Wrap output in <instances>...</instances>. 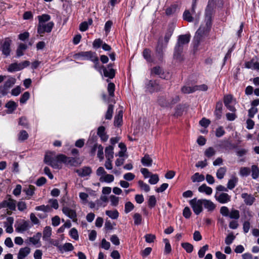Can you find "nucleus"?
I'll return each instance as SVG.
<instances>
[{
	"instance_id": "obj_22",
	"label": "nucleus",
	"mask_w": 259,
	"mask_h": 259,
	"mask_svg": "<svg viewBox=\"0 0 259 259\" xmlns=\"http://www.w3.org/2000/svg\"><path fill=\"white\" fill-rule=\"evenodd\" d=\"M105 128L103 126H101L98 127L97 134L100 137L102 141L105 142L108 139V136L105 133Z\"/></svg>"
},
{
	"instance_id": "obj_50",
	"label": "nucleus",
	"mask_w": 259,
	"mask_h": 259,
	"mask_svg": "<svg viewBox=\"0 0 259 259\" xmlns=\"http://www.w3.org/2000/svg\"><path fill=\"white\" fill-rule=\"evenodd\" d=\"M215 150L213 148L210 147L206 149L204 152V155L208 158H210L215 154Z\"/></svg>"
},
{
	"instance_id": "obj_30",
	"label": "nucleus",
	"mask_w": 259,
	"mask_h": 259,
	"mask_svg": "<svg viewBox=\"0 0 259 259\" xmlns=\"http://www.w3.org/2000/svg\"><path fill=\"white\" fill-rule=\"evenodd\" d=\"M74 249L73 245L70 243H65L63 245H61L60 247V251L61 253L64 252L71 251Z\"/></svg>"
},
{
	"instance_id": "obj_31",
	"label": "nucleus",
	"mask_w": 259,
	"mask_h": 259,
	"mask_svg": "<svg viewBox=\"0 0 259 259\" xmlns=\"http://www.w3.org/2000/svg\"><path fill=\"white\" fill-rule=\"evenodd\" d=\"M174 28L172 27H169L166 30L164 37V42L167 44L169 40L173 34Z\"/></svg>"
},
{
	"instance_id": "obj_52",
	"label": "nucleus",
	"mask_w": 259,
	"mask_h": 259,
	"mask_svg": "<svg viewBox=\"0 0 259 259\" xmlns=\"http://www.w3.org/2000/svg\"><path fill=\"white\" fill-rule=\"evenodd\" d=\"M8 71L10 72H13L15 71H20L18 63H14L11 64L8 68Z\"/></svg>"
},
{
	"instance_id": "obj_26",
	"label": "nucleus",
	"mask_w": 259,
	"mask_h": 259,
	"mask_svg": "<svg viewBox=\"0 0 259 259\" xmlns=\"http://www.w3.org/2000/svg\"><path fill=\"white\" fill-rule=\"evenodd\" d=\"M222 108H223V104L221 102H219L217 103L215 106V109L214 111V115L216 116L217 118L219 119L221 118L222 114Z\"/></svg>"
},
{
	"instance_id": "obj_14",
	"label": "nucleus",
	"mask_w": 259,
	"mask_h": 259,
	"mask_svg": "<svg viewBox=\"0 0 259 259\" xmlns=\"http://www.w3.org/2000/svg\"><path fill=\"white\" fill-rule=\"evenodd\" d=\"M63 213L71 219L74 220L76 218L77 215L75 211L70 209L67 206H64L62 208Z\"/></svg>"
},
{
	"instance_id": "obj_53",
	"label": "nucleus",
	"mask_w": 259,
	"mask_h": 259,
	"mask_svg": "<svg viewBox=\"0 0 259 259\" xmlns=\"http://www.w3.org/2000/svg\"><path fill=\"white\" fill-rule=\"evenodd\" d=\"M134 208V204L130 201L125 203L124 205V212L125 213H128Z\"/></svg>"
},
{
	"instance_id": "obj_54",
	"label": "nucleus",
	"mask_w": 259,
	"mask_h": 259,
	"mask_svg": "<svg viewBox=\"0 0 259 259\" xmlns=\"http://www.w3.org/2000/svg\"><path fill=\"white\" fill-rule=\"evenodd\" d=\"M16 79L13 77H10L5 82L4 85L6 87L9 89L15 83Z\"/></svg>"
},
{
	"instance_id": "obj_49",
	"label": "nucleus",
	"mask_w": 259,
	"mask_h": 259,
	"mask_svg": "<svg viewBox=\"0 0 259 259\" xmlns=\"http://www.w3.org/2000/svg\"><path fill=\"white\" fill-rule=\"evenodd\" d=\"M191 179L193 182H201L204 180V177L203 175H200L198 172H196L192 176Z\"/></svg>"
},
{
	"instance_id": "obj_13",
	"label": "nucleus",
	"mask_w": 259,
	"mask_h": 259,
	"mask_svg": "<svg viewBox=\"0 0 259 259\" xmlns=\"http://www.w3.org/2000/svg\"><path fill=\"white\" fill-rule=\"evenodd\" d=\"M8 208L11 210H14L16 208V201L9 199L5 200L0 203V209Z\"/></svg>"
},
{
	"instance_id": "obj_5",
	"label": "nucleus",
	"mask_w": 259,
	"mask_h": 259,
	"mask_svg": "<svg viewBox=\"0 0 259 259\" xmlns=\"http://www.w3.org/2000/svg\"><path fill=\"white\" fill-rule=\"evenodd\" d=\"M59 158L61 162L71 166H77L81 164V161H79V158L77 157H67L64 154H59Z\"/></svg>"
},
{
	"instance_id": "obj_40",
	"label": "nucleus",
	"mask_w": 259,
	"mask_h": 259,
	"mask_svg": "<svg viewBox=\"0 0 259 259\" xmlns=\"http://www.w3.org/2000/svg\"><path fill=\"white\" fill-rule=\"evenodd\" d=\"M106 214L112 219L115 220L118 218L119 213L117 210H106Z\"/></svg>"
},
{
	"instance_id": "obj_27",
	"label": "nucleus",
	"mask_w": 259,
	"mask_h": 259,
	"mask_svg": "<svg viewBox=\"0 0 259 259\" xmlns=\"http://www.w3.org/2000/svg\"><path fill=\"white\" fill-rule=\"evenodd\" d=\"M216 200L221 203L224 204L231 200L230 195H214Z\"/></svg>"
},
{
	"instance_id": "obj_1",
	"label": "nucleus",
	"mask_w": 259,
	"mask_h": 259,
	"mask_svg": "<svg viewBox=\"0 0 259 259\" xmlns=\"http://www.w3.org/2000/svg\"><path fill=\"white\" fill-rule=\"evenodd\" d=\"M205 24H202L197 30L193 38L194 48L197 49L201 42L203 41L208 35L211 26V12L206 10Z\"/></svg>"
},
{
	"instance_id": "obj_32",
	"label": "nucleus",
	"mask_w": 259,
	"mask_h": 259,
	"mask_svg": "<svg viewBox=\"0 0 259 259\" xmlns=\"http://www.w3.org/2000/svg\"><path fill=\"white\" fill-rule=\"evenodd\" d=\"M198 191L200 193H205L206 194H211L212 193V189L208 187L206 184H203L198 188Z\"/></svg>"
},
{
	"instance_id": "obj_63",
	"label": "nucleus",
	"mask_w": 259,
	"mask_h": 259,
	"mask_svg": "<svg viewBox=\"0 0 259 259\" xmlns=\"http://www.w3.org/2000/svg\"><path fill=\"white\" fill-rule=\"evenodd\" d=\"M69 235L73 239L76 240L78 239L79 237L78 232L75 228H73L70 230Z\"/></svg>"
},
{
	"instance_id": "obj_8",
	"label": "nucleus",
	"mask_w": 259,
	"mask_h": 259,
	"mask_svg": "<svg viewBox=\"0 0 259 259\" xmlns=\"http://www.w3.org/2000/svg\"><path fill=\"white\" fill-rule=\"evenodd\" d=\"M189 204L196 215L199 214L203 210L202 199H192L189 201Z\"/></svg>"
},
{
	"instance_id": "obj_25",
	"label": "nucleus",
	"mask_w": 259,
	"mask_h": 259,
	"mask_svg": "<svg viewBox=\"0 0 259 259\" xmlns=\"http://www.w3.org/2000/svg\"><path fill=\"white\" fill-rule=\"evenodd\" d=\"M91 61L94 63V68L99 71L100 74H102L103 67L105 66L100 64L99 59L97 56V54L94 56Z\"/></svg>"
},
{
	"instance_id": "obj_28",
	"label": "nucleus",
	"mask_w": 259,
	"mask_h": 259,
	"mask_svg": "<svg viewBox=\"0 0 259 259\" xmlns=\"http://www.w3.org/2000/svg\"><path fill=\"white\" fill-rule=\"evenodd\" d=\"M114 148L112 146H109L105 148V153L106 159H112L114 157Z\"/></svg>"
},
{
	"instance_id": "obj_56",
	"label": "nucleus",
	"mask_w": 259,
	"mask_h": 259,
	"mask_svg": "<svg viewBox=\"0 0 259 259\" xmlns=\"http://www.w3.org/2000/svg\"><path fill=\"white\" fill-rule=\"evenodd\" d=\"M149 178V183L152 185L156 184L159 181V177L157 174H151Z\"/></svg>"
},
{
	"instance_id": "obj_11",
	"label": "nucleus",
	"mask_w": 259,
	"mask_h": 259,
	"mask_svg": "<svg viewBox=\"0 0 259 259\" xmlns=\"http://www.w3.org/2000/svg\"><path fill=\"white\" fill-rule=\"evenodd\" d=\"M12 43L11 39L9 38H6L2 42L0 46V51L6 57L10 56L11 53V45Z\"/></svg>"
},
{
	"instance_id": "obj_23",
	"label": "nucleus",
	"mask_w": 259,
	"mask_h": 259,
	"mask_svg": "<svg viewBox=\"0 0 259 259\" xmlns=\"http://www.w3.org/2000/svg\"><path fill=\"white\" fill-rule=\"evenodd\" d=\"M52 235V228L50 226L45 227L43 231L42 239L44 241H48L50 240Z\"/></svg>"
},
{
	"instance_id": "obj_48",
	"label": "nucleus",
	"mask_w": 259,
	"mask_h": 259,
	"mask_svg": "<svg viewBox=\"0 0 259 259\" xmlns=\"http://www.w3.org/2000/svg\"><path fill=\"white\" fill-rule=\"evenodd\" d=\"M138 184L140 189L143 190L144 192L147 193L150 191V186L146 183H144L142 181H139Z\"/></svg>"
},
{
	"instance_id": "obj_36",
	"label": "nucleus",
	"mask_w": 259,
	"mask_h": 259,
	"mask_svg": "<svg viewBox=\"0 0 259 259\" xmlns=\"http://www.w3.org/2000/svg\"><path fill=\"white\" fill-rule=\"evenodd\" d=\"M122 111L120 110L118 111L117 115L114 117V124L117 126L121 125L122 121Z\"/></svg>"
},
{
	"instance_id": "obj_58",
	"label": "nucleus",
	"mask_w": 259,
	"mask_h": 259,
	"mask_svg": "<svg viewBox=\"0 0 259 259\" xmlns=\"http://www.w3.org/2000/svg\"><path fill=\"white\" fill-rule=\"evenodd\" d=\"M156 203V199L154 195H151L148 201V206L152 208L154 207Z\"/></svg>"
},
{
	"instance_id": "obj_51",
	"label": "nucleus",
	"mask_w": 259,
	"mask_h": 259,
	"mask_svg": "<svg viewBox=\"0 0 259 259\" xmlns=\"http://www.w3.org/2000/svg\"><path fill=\"white\" fill-rule=\"evenodd\" d=\"M235 239V236L233 235V234L232 233H230L226 237L225 242L226 244L230 245L233 243Z\"/></svg>"
},
{
	"instance_id": "obj_38",
	"label": "nucleus",
	"mask_w": 259,
	"mask_h": 259,
	"mask_svg": "<svg viewBox=\"0 0 259 259\" xmlns=\"http://www.w3.org/2000/svg\"><path fill=\"white\" fill-rule=\"evenodd\" d=\"M227 171V168L226 167H221L217 170L216 175L218 179L221 180L225 175Z\"/></svg>"
},
{
	"instance_id": "obj_45",
	"label": "nucleus",
	"mask_w": 259,
	"mask_h": 259,
	"mask_svg": "<svg viewBox=\"0 0 259 259\" xmlns=\"http://www.w3.org/2000/svg\"><path fill=\"white\" fill-rule=\"evenodd\" d=\"M228 217L232 219L238 220L240 217L239 210L232 209Z\"/></svg>"
},
{
	"instance_id": "obj_29",
	"label": "nucleus",
	"mask_w": 259,
	"mask_h": 259,
	"mask_svg": "<svg viewBox=\"0 0 259 259\" xmlns=\"http://www.w3.org/2000/svg\"><path fill=\"white\" fill-rule=\"evenodd\" d=\"M41 233L40 232L37 233L35 235L32 237H30L28 239L29 243L33 244V245H36L39 242V240L41 237Z\"/></svg>"
},
{
	"instance_id": "obj_41",
	"label": "nucleus",
	"mask_w": 259,
	"mask_h": 259,
	"mask_svg": "<svg viewBox=\"0 0 259 259\" xmlns=\"http://www.w3.org/2000/svg\"><path fill=\"white\" fill-rule=\"evenodd\" d=\"M182 247L186 250L187 253H191L193 250V246L190 243L184 242L181 244Z\"/></svg>"
},
{
	"instance_id": "obj_37",
	"label": "nucleus",
	"mask_w": 259,
	"mask_h": 259,
	"mask_svg": "<svg viewBox=\"0 0 259 259\" xmlns=\"http://www.w3.org/2000/svg\"><path fill=\"white\" fill-rule=\"evenodd\" d=\"M238 182V178L236 177H232V178L229 180L227 184V188L229 189H233L236 185Z\"/></svg>"
},
{
	"instance_id": "obj_6",
	"label": "nucleus",
	"mask_w": 259,
	"mask_h": 259,
	"mask_svg": "<svg viewBox=\"0 0 259 259\" xmlns=\"http://www.w3.org/2000/svg\"><path fill=\"white\" fill-rule=\"evenodd\" d=\"M54 26V23L52 21L47 23L38 24L37 25V32L40 36H43L45 33H50Z\"/></svg>"
},
{
	"instance_id": "obj_16",
	"label": "nucleus",
	"mask_w": 259,
	"mask_h": 259,
	"mask_svg": "<svg viewBox=\"0 0 259 259\" xmlns=\"http://www.w3.org/2000/svg\"><path fill=\"white\" fill-rule=\"evenodd\" d=\"M203 208L204 207L208 212L213 211L215 208V205L210 200L202 199Z\"/></svg>"
},
{
	"instance_id": "obj_57",
	"label": "nucleus",
	"mask_w": 259,
	"mask_h": 259,
	"mask_svg": "<svg viewBox=\"0 0 259 259\" xmlns=\"http://www.w3.org/2000/svg\"><path fill=\"white\" fill-rule=\"evenodd\" d=\"M181 91L184 94H190L195 92L194 90V86L192 87L184 86L182 88Z\"/></svg>"
},
{
	"instance_id": "obj_47",
	"label": "nucleus",
	"mask_w": 259,
	"mask_h": 259,
	"mask_svg": "<svg viewBox=\"0 0 259 259\" xmlns=\"http://www.w3.org/2000/svg\"><path fill=\"white\" fill-rule=\"evenodd\" d=\"M133 219L134 221V224L135 225L138 226L142 223V217L141 214L139 213H136L134 214L133 216Z\"/></svg>"
},
{
	"instance_id": "obj_10",
	"label": "nucleus",
	"mask_w": 259,
	"mask_h": 259,
	"mask_svg": "<svg viewBox=\"0 0 259 259\" xmlns=\"http://www.w3.org/2000/svg\"><path fill=\"white\" fill-rule=\"evenodd\" d=\"M32 226L33 225L31 224L28 221L22 220L15 225V230L19 233H23L31 228Z\"/></svg>"
},
{
	"instance_id": "obj_64",
	"label": "nucleus",
	"mask_w": 259,
	"mask_h": 259,
	"mask_svg": "<svg viewBox=\"0 0 259 259\" xmlns=\"http://www.w3.org/2000/svg\"><path fill=\"white\" fill-rule=\"evenodd\" d=\"M107 89L109 96L113 97L114 95L115 84L112 82L109 83Z\"/></svg>"
},
{
	"instance_id": "obj_34",
	"label": "nucleus",
	"mask_w": 259,
	"mask_h": 259,
	"mask_svg": "<svg viewBox=\"0 0 259 259\" xmlns=\"http://www.w3.org/2000/svg\"><path fill=\"white\" fill-rule=\"evenodd\" d=\"M141 162L144 166H150L152 163V159L149 155H145L141 159Z\"/></svg>"
},
{
	"instance_id": "obj_4",
	"label": "nucleus",
	"mask_w": 259,
	"mask_h": 259,
	"mask_svg": "<svg viewBox=\"0 0 259 259\" xmlns=\"http://www.w3.org/2000/svg\"><path fill=\"white\" fill-rule=\"evenodd\" d=\"M44 162L55 169H60L61 168L60 164L61 162L59 159V154L56 155L55 152H46L44 158Z\"/></svg>"
},
{
	"instance_id": "obj_19",
	"label": "nucleus",
	"mask_w": 259,
	"mask_h": 259,
	"mask_svg": "<svg viewBox=\"0 0 259 259\" xmlns=\"http://www.w3.org/2000/svg\"><path fill=\"white\" fill-rule=\"evenodd\" d=\"M109 198L107 195H101L99 199L96 200L97 209L99 207H105L108 202Z\"/></svg>"
},
{
	"instance_id": "obj_61",
	"label": "nucleus",
	"mask_w": 259,
	"mask_h": 259,
	"mask_svg": "<svg viewBox=\"0 0 259 259\" xmlns=\"http://www.w3.org/2000/svg\"><path fill=\"white\" fill-rule=\"evenodd\" d=\"M17 106V104L12 101L8 102L6 105V107H7L9 110H10L11 111L15 110L16 109Z\"/></svg>"
},
{
	"instance_id": "obj_59",
	"label": "nucleus",
	"mask_w": 259,
	"mask_h": 259,
	"mask_svg": "<svg viewBox=\"0 0 259 259\" xmlns=\"http://www.w3.org/2000/svg\"><path fill=\"white\" fill-rule=\"evenodd\" d=\"M208 249V245L206 244L202 246L200 249L199 250L198 252V256L200 258L203 257L206 251H207Z\"/></svg>"
},
{
	"instance_id": "obj_35",
	"label": "nucleus",
	"mask_w": 259,
	"mask_h": 259,
	"mask_svg": "<svg viewBox=\"0 0 259 259\" xmlns=\"http://www.w3.org/2000/svg\"><path fill=\"white\" fill-rule=\"evenodd\" d=\"M253 196V195H242L245 203L246 205H251L253 204L255 200V198Z\"/></svg>"
},
{
	"instance_id": "obj_55",
	"label": "nucleus",
	"mask_w": 259,
	"mask_h": 259,
	"mask_svg": "<svg viewBox=\"0 0 259 259\" xmlns=\"http://www.w3.org/2000/svg\"><path fill=\"white\" fill-rule=\"evenodd\" d=\"M250 173V169L247 167H241L240 169L239 174L242 177L248 176Z\"/></svg>"
},
{
	"instance_id": "obj_9",
	"label": "nucleus",
	"mask_w": 259,
	"mask_h": 259,
	"mask_svg": "<svg viewBox=\"0 0 259 259\" xmlns=\"http://www.w3.org/2000/svg\"><path fill=\"white\" fill-rule=\"evenodd\" d=\"M146 91L150 93L160 91L163 88L156 80H147L145 83Z\"/></svg>"
},
{
	"instance_id": "obj_60",
	"label": "nucleus",
	"mask_w": 259,
	"mask_h": 259,
	"mask_svg": "<svg viewBox=\"0 0 259 259\" xmlns=\"http://www.w3.org/2000/svg\"><path fill=\"white\" fill-rule=\"evenodd\" d=\"M145 238L146 242L151 243L154 242L156 239V236L152 234H147L145 235Z\"/></svg>"
},
{
	"instance_id": "obj_39",
	"label": "nucleus",
	"mask_w": 259,
	"mask_h": 259,
	"mask_svg": "<svg viewBox=\"0 0 259 259\" xmlns=\"http://www.w3.org/2000/svg\"><path fill=\"white\" fill-rule=\"evenodd\" d=\"M183 19L189 22H193L194 20L192 14L189 10H185L183 15Z\"/></svg>"
},
{
	"instance_id": "obj_17",
	"label": "nucleus",
	"mask_w": 259,
	"mask_h": 259,
	"mask_svg": "<svg viewBox=\"0 0 259 259\" xmlns=\"http://www.w3.org/2000/svg\"><path fill=\"white\" fill-rule=\"evenodd\" d=\"M143 55L145 59L148 62H154L156 59L155 57L151 56V51L149 49H145L143 52Z\"/></svg>"
},
{
	"instance_id": "obj_42",
	"label": "nucleus",
	"mask_w": 259,
	"mask_h": 259,
	"mask_svg": "<svg viewBox=\"0 0 259 259\" xmlns=\"http://www.w3.org/2000/svg\"><path fill=\"white\" fill-rule=\"evenodd\" d=\"M18 140L20 142L24 141L28 138V134L25 130H22L18 134Z\"/></svg>"
},
{
	"instance_id": "obj_33",
	"label": "nucleus",
	"mask_w": 259,
	"mask_h": 259,
	"mask_svg": "<svg viewBox=\"0 0 259 259\" xmlns=\"http://www.w3.org/2000/svg\"><path fill=\"white\" fill-rule=\"evenodd\" d=\"M37 19L38 20V24L47 23V22L51 19V16L48 14H45L38 16Z\"/></svg>"
},
{
	"instance_id": "obj_21",
	"label": "nucleus",
	"mask_w": 259,
	"mask_h": 259,
	"mask_svg": "<svg viewBox=\"0 0 259 259\" xmlns=\"http://www.w3.org/2000/svg\"><path fill=\"white\" fill-rule=\"evenodd\" d=\"M245 66L248 69L259 70V62H255L253 58L250 61L246 62L245 63Z\"/></svg>"
},
{
	"instance_id": "obj_12",
	"label": "nucleus",
	"mask_w": 259,
	"mask_h": 259,
	"mask_svg": "<svg viewBox=\"0 0 259 259\" xmlns=\"http://www.w3.org/2000/svg\"><path fill=\"white\" fill-rule=\"evenodd\" d=\"M96 55V53L92 51L80 52L75 54L74 58L76 59L91 61Z\"/></svg>"
},
{
	"instance_id": "obj_44",
	"label": "nucleus",
	"mask_w": 259,
	"mask_h": 259,
	"mask_svg": "<svg viewBox=\"0 0 259 259\" xmlns=\"http://www.w3.org/2000/svg\"><path fill=\"white\" fill-rule=\"evenodd\" d=\"M251 176L254 179H257L259 176V168L255 165L251 166Z\"/></svg>"
},
{
	"instance_id": "obj_46",
	"label": "nucleus",
	"mask_w": 259,
	"mask_h": 259,
	"mask_svg": "<svg viewBox=\"0 0 259 259\" xmlns=\"http://www.w3.org/2000/svg\"><path fill=\"white\" fill-rule=\"evenodd\" d=\"M113 112V106L111 104L109 105L107 111L105 114V118L108 120H110L112 117Z\"/></svg>"
},
{
	"instance_id": "obj_2",
	"label": "nucleus",
	"mask_w": 259,
	"mask_h": 259,
	"mask_svg": "<svg viewBox=\"0 0 259 259\" xmlns=\"http://www.w3.org/2000/svg\"><path fill=\"white\" fill-rule=\"evenodd\" d=\"M190 34L180 35L178 36L177 42L175 46L174 53V58L181 60L182 53L184 50V46L188 45L190 40Z\"/></svg>"
},
{
	"instance_id": "obj_62",
	"label": "nucleus",
	"mask_w": 259,
	"mask_h": 259,
	"mask_svg": "<svg viewBox=\"0 0 259 259\" xmlns=\"http://www.w3.org/2000/svg\"><path fill=\"white\" fill-rule=\"evenodd\" d=\"M35 187L32 185H29L26 186L23 190V191L26 193V194H33L34 193Z\"/></svg>"
},
{
	"instance_id": "obj_43",
	"label": "nucleus",
	"mask_w": 259,
	"mask_h": 259,
	"mask_svg": "<svg viewBox=\"0 0 259 259\" xmlns=\"http://www.w3.org/2000/svg\"><path fill=\"white\" fill-rule=\"evenodd\" d=\"M35 209L37 211H42L44 212V213H46V212L50 211L51 210V207L48 205H39V206H37L35 207Z\"/></svg>"
},
{
	"instance_id": "obj_3",
	"label": "nucleus",
	"mask_w": 259,
	"mask_h": 259,
	"mask_svg": "<svg viewBox=\"0 0 259 259\" xmlns=\"http://www.w3.org/2000/svg\"><path fill=\"white\" fill-rule=\"evenodd\" d=\"M180 101L179 96L174 95L170 96L161 95L158 97L157 103L159 106L163 108H171L172 106Z\"/></svg>"
},
{
	"instance_id": "obj_24",
	"label": "nucleus",
	"mask_w": 259,
	"mask_h": 259,
	"mask_svg": "<svg viewBox=\"0 0 259 259\" xmlns=\"http://www.w3.org/2000/svg\"><path fill=\"white\" fill-rule=\"evenodd\" d=\"M102 72L104 76L110 79L113 78L115 76V71L114 69H108L106 67H103Z\"/></svg>"
},
{
	"instance_id": "obj_20",
	"label": "nucleus",
	"mask_w": 259,
	"mask_h": 259,
	"mask_svg": "<svg viewBox=\"0 0 259 259\" xmlns=\"http://www.w3.org/2000/svg\"><path fill=\"white\" fill-rule=\"evenodd\" d=\"M27 46L26 44L20 43L16 50V57L19 58L24 54V52L27 50Z\"/></svg>"
},
{
	"instance_id": "obj_15",
	"label": "nucleus",
	"mask_w": 259,
	"mask_h": 259,
	"mask_svg": "<svg viewBox=\"0 0 259 259\" xmlns=\"http://www.w3.org/2000/svg\"><path fill=\"white\" fill-rule=\"evenodd\" d=\"M76 172L81 177L89 176L92 173L91 168L89 166H84L81 168L76 170Z\"/></svg>"
},
{
	"instance_id": "obj_7",
	"label": "nucleus",
	"mask_w": 259,
	"mask_h": 259,
	"mask_svg": "<svg viewBox=\"0 0 259 259\" xmlns=\"http://www.w3.org/2000/svg\"><path fill=\"white\" fill-rule=\"evenodd\" d=\"M167 44L163 42L161 38H159L155 48V57L158 60L161 61L163 56V50L167 47Z\"/></svg>"
},
{
	"instance_id": "obj_18",
	"label": "nucleus",
	"mask_w": 259,
	"mask_h": 259,
	"mask_svg": "<svg viewBox=\"0 0 259 259\" xmlns=\"http://www.w3.org/2000/svg\"><path fill=\"white\" fill-rule=\"evenodd\" d=\"M30 252V249L28 247H25L20 249L17 255L18 259H24Z\"/></svg>"
}]
</instances>
